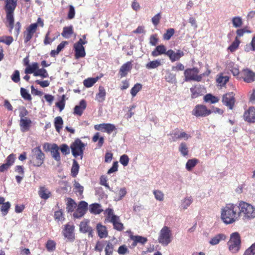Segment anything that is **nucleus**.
<instances>
[{
    "label": "nucleus",
    "instance_id": "nucleus-1",
    "mask_svg": "<svg viewBox=\"0 0 255 255\" xmlns=\"http://www.w3.org/2000/svg\"><path fill=\"white\" fill-rule=\"evenodd\" d=\"M238 206L234 204H227L221 209V218L226 224H231L239 219V213H237Z\"/></svg>",
    "mask_w": 255,
    "mask_h": 255
},
{
    "label": "nucleus",
    "instance_id": "nucleus-2",
    "mask_svg": "<svg viewBox=\"0 0 255 255\" xmlns=\"http://www.w3.org/2000/svg\"><path fill=\"white\" fill-rule=\"evenodd\" d=\"M4 9L6 12V19L8 23L6 25L9 27V31L11 33L14 27V11L16 7V1L14 0H5Z\"/></svg>",
    "mask_w": 255,
    "mask_h": 255
},
{
    "label": "nucleus",
    "instance_id": "nucleus-3",
    "mask_svg": "<svg viewBox=\"0 0 255 255\" xmlns=\"http://www.w3.org/2000/svg\"><path fill=\"white\" fill-rule=\"evenodd\" d=\"M238 208L240 210L239 215L243 214L244 220H250L255 218V207L252 205L241 201L238 202Z\"/></svg>",
    "mask_w": 255,
    "mask_h": 255
},
{
    "label": "nucleus",
    "instance_id": "nucleus-4",
    "mask_svg": "<svg viewBox=\"0 0 255 255\" xmlns=\"http://www.w3.org/2000/svg\"><path fill=\"white\" fill-rule=\"evenodd\" d=\"M173 237L171 229L164 226L160 231L157 241L163 246H168L172 241Z\"/></svg>",
    "mask_w": 255,
    "mask_h": 255
},
{
    "label": "nucleus",
    "instance_id": "nucleus-5",
    "mask_svg": "<svg viewBox=\"0 0 255 255\" xmlns=\"http://www.w3.org/2000/svg\"><path fill=\"white\" fill-rule=\"evenodd\" d=\"M228 245L229 251L232 253H237L239 251L241 247V238L238 232L231 234Z\"/></svg>",
    "mask_w": 255,
    "mask_h": 255
},
{
    "label": "nucleus",
    "instance_id": "nucleus-6",
    "mask_svg": "<svg viewBox=\"0 0 255 255\" xmlns=\"http://www.w3.org/2000/svg\"><path fill=\"white\" fill-rule=\"evenodd\" d=\"M85 144L79 138L76 139L70 145V148L73 156L77 158L80 156V159L83 158Z\"/></svg>",
    "mask_w": 255,
    "mask_h": 255
},
{
    "label": "nucleus",
    "instance_id": "nucleus-7",
    "mask_svg": "<svg viewBox=\"0 0 255 255\" xmlns=\"http://www.w3.org/2000/svg\"><path fill=\"white\" fill-rule=\"evenodd\" d=\"M199 72L198 69L196 67L187 69L184 71L185 81L188 82L191 80L197 82L201 81L203 77L205 76V73L198 75Z\"/></svg>",
    "mask_w": 255,
    "mask_h": 255
},
{
    "label": "nucleus",
    "instance_id": "nucleus-8",
    "mask_svg": "<svg viewBox=\"0 0 255 255\" xmlns=\"http://www.w3.org/2000/svg\"><path fill=\"white\" fill-rule=\"evenodd\" d=\"M32 152L33 153V157L35 158L33 165L37 167L41 166L44 160L45 155L40 149V146H37L32 149Z\"/></svg>",
    "mask_w": 255,
    "mask_h": 255
},
{
    "label": "nucleus",
    "instance_id": "nucleus-9",
    "mask_svg": "<svg viewBox=\"0 0 255 255\" xmlns=\"http://www.w3.org/2000/svg\"><path fill=\"white\" fill-rule=\"evenodd\" d=\"M212 113V111L208 110L206 106L203 105H197L192 112L193 115L199 117H205L209 116Z\"/></svg>",
    "mask_w": 255,
    "mask_h": 255
},
{
    "label": "nucleus",
    "instance_id": "nucleus-10",
    "mask_svg": "<svg viewBox=\"0 0 255 255\" xmlns=\"http://www.w3.org/2000/svg\"><path fill=\"white\" fill-rule=\"evenodd\" d=\"M43 148L45 150L47 149L50 150L51 156L57 162L60 161L61 157L59 152V148L56 144L53 143L51 145L48 143H45L43 145Z\"/></svg>",
    "mask_w": 255,
    "mask_h": 255
},
{
    "label": "nucleus",
    "instance_id": "nucleus-11",
    "mask_svg": "<svg viewBox=\"0 0 255 255\" xmlns=\"http://www.w3.org/2000/svg\"><path fill=\"white\" fill-rule=\"evenodd\" d=\"M37 28V23H34L28 26L23 32V38L25 43L29 42L33 37Z\"/></svg>",
    "mask_w": 255,
    "mask_h": 255
},
{
    "label": "nucleus",
    "instance_id": "nucleus-12",
    "mask_svg": "<svg viewBox=\"0 0 255 255\" xmlns=\"http://www.w3.org/2000/svg\"><path fill=\"white\" fill-rule=\"evenodd\" d=\"M170 135L171 136L172 140L173 141H176L177 140L180 139L187 140L192 137L190 134H188L185 131H181L178 128L173 130L171 132H170Z\"/></svg>",
    "mask_w": 255,
    "mask_h": 255
},
{
    "label": "nucleus",
    "instance_id": "nucleus-13",
    "mask_svg": "<svg viewBox=\"0 0 255 255\" xmlns=\"http://www.w3.org/2000/svg\"><path fill=\"white\" fill-rule=\"evenodd\" d=\"M74 229L75 226L73 224H67L64 226L62 233L69 242H73L75 240Z\"/></svg>",
    "mask_w": 255,
    "mask_h": 255
},
{
    "label": "nucleus",
    "instance_id": "nucleus-14",
    "mask_svg": "<svg viewBox=\"0 0 255 255\" xmlns=\"http://www.w3.org/2000/svg\"><path fill=\"white\" fill-rule=\"evenodd\" d=\"M222 102L224 105L232 110L235 103V94L233 92H230L224 95Z\"/></svg>",
    "mask_w": 255,
    "mask_h": 255
},
{
    "label": "nucleus",
    "instance_id": "nucleus-15",
    "mask_svg": "<svg viewBox=\"0 0 255 255\" xmlns=\"http://www.w3.org/2000/svg\"><path fill=\"white\" fill-rule=\"evenodd\" d=\"M241 75L244 81L247 83H251L255 80V73L249 69H243Z\"/></svg>",
    "mask_w": 255,
    "mask_h": 255
},
{
    "label": "nucleus",
    "instance_id": "nucleus-16",
    "mask_svg": "<svg viewBox=\"0 0 255 255\" xmlns=\"http://www.w3.org/2000/svg\"><path fill=\"white\" fill-rule=\"evenodd\" d=\"M166 55L169 58L172 62H174L179 60L184 55V52L180 50H177L176 52H175L170 49L166 52Z\"/></svg>",
    "mask_w": 255,
    "mask_h": 255
},
{
    "label": "nucleus",
    "instance_id": "nucleus-17",
    "mask_svg": "<svg viewBox=\"0 0 255 255\" xmlns=\"http://www.w3.org/2000/svg\"><path fill=\"white\" fill-rule=\"evenodd\" d=\"M244 119L248 123H255V108L254 107H250L248 110L245 112Z\"/></svg>",
    "mask_w": 255,
    "mask_h": 255
},
{
    "label": "nucleus",
    "instance_id": "nucleus-18",
    "mask_svg": "<svg viewBox=\"0 0 255 255\" xmlns=\"http://www.w3.org/2000/svg\"><path fill=\"white\" fill-rule=\"evenodd\" d=\"M131 61H128L124 64L120 68L119 74L121 77H124L127 76L128 73L130 71L132 68Z\"/></svg>",
    "mask_w": 255,
    "mask_h": 255
},
{
    "label": "nucleus",
    "instance_id": "nucleus-19",
    "mask_svg": "<svg viewBox=\"0 0 255 255\" xmlns=\"http://www.w3.org/2000/svg\"><path fill=\"white\" fill-rule=\"evenodd\" d=\"M226 239L227 236L225 234L220 233L211 238L209 243L211 245L215 246L219 244L222 241H225Z\"/></svg>",
    "mask_w": 255,
    "mask_h": 255
},
{
    "label": "nucleus",
    "instance_id": "nucleus-20",
    "mask_svg": "<svg viewBox=\"0 0 255 255\" xmlns=\"http://www.w3.org/2000/svg\"><path fill=\"white\" fill-rule=\"evenodd\" d=\"M106 91L104 87L100 86L98 93L96 94L95 100L99 103H103L106 99Z\"/></svg>",
    "mask_w": 255,
    "mask_h": 255
},
{
    "label": "nucleus",
    "instance_id": "nucleus-21",
    "mask_svg": "<svg viewBox=\"0 0 255 255\" xmlns=\"http://www.w3.org/2000/svg\"><path fill=\"white\" fill-rule=\"evenodd\" d=\"M39 197L43 200H47L52 195L51 192L45 186H40L38 190Z\"/></svg>",
    "mask_w": 255,
    "mask_h": 255
},
{
    "label": "nucleus",
    "instance_id": "nucleus-22",
    "mask_svg": "<svg viewBox=\"0 0 255 255\" xmlns=\"http://www.w3.org/2000/svg\"><path fill=\"white\" fill-rule=\"evenodd\" d=\"M110 222L113 223L115 229L121 231L124 229L123 224L120 222L119 217L116 215H113Z\"/></svg>",
    "mask_w": 255,
    "mask_h": 255
},
{
    "label": "nucleus",
    "instance_id": "nucleus-23",
    "mask_svg": "<svg viewBox=\"0 0 255 255\" xmlns=\"http://www.w3.org/2000/svg\"><path fill=\"white\" fill-rule=\"evenodd\" d=\"M86 108V103L85 100H82L80 102L79 105H76L74 109V114L81 116L83 111Z\"/></svg>",
    "mask_w": 255,
    "mask_h": 255
},
{
    "label": "nucleus",
    "instance_id": "nucleus-24",
    "mask_svg": "<svg viewBox=\"0 0 255 255\" xmlns=\"http://www.w3.org/2000/svg\"><path fill=\"white\" fill-rule=\"evenodd\" d=\"M74 49L75 51V57L76 59L84 57L86 55V52L84 47L83 45H74Z\"/></svg>",
    "mask_w": 255,
    "mask_h": 255
},
{
    "label": "nucleus",
    "instance_id": "nucleus-25",
    "mask_svg": "<svg viewBox=\"0 0 255 255\" xmlns=\"http://www.w3.org/2000/svg\"><path fill=\"white\" fill-rule=\"evenodd\" d=\"M97 230L98 236L101 239L106 238L108 235L106 227L100 223L97 225Z\"/></svg>",
    "mask_w": 255,
    "mask_h": 255
},
{
    "label": "nucleus",
    "instance_id": "nucleus-26",
    "mask_svg": "<svg viewBox=\"0 0 255 255\" xmlns=\"http://www.w3.org/2000/svg\"><path fill=\"white\" fill-rule=\"evenodd\" d=\"M31 124V121L25 118L24 119H20L19 125L20 127L21 130L24 132L29 130Z\"/></svg>",
    "mask_w": 255,
    "mask_h": 255
},
{
    "label": "nucleus",
    "instance_id": "nucleus-27",
    "mask_svg": "<svg viewBox=\"0 0 255 255\" xmlns=\"http://www.w3.org/2000/svg\"><path fill=\"white\" fill-rule=\"evenodd\" d=\"M130 238L131 240L133 241L132 245L133 247L135 246L137 243H140L141 245H144L147 241V239L146 238L140 236L131 235L130 236Z\"/></svg>",
    "mask_w": 255,
    "mask_h": 255
},
{
    "label": "nucleus",
    "instance_id": "nucleus-28",
    "mask_svg": "<svg viewBox=\"0 0 255 255\" xmlns=\"http://www.w3.org/2000/svg\"><path fill=\"white\" fill-rule=\"evenodd\" d=\"M89 210L91 213L95 215L100 214L103 211L101 205L98 203L90 205Z\"/></svg>",
    "mask_w": 255,
    "mask_h": 255
},
{
    "label": "nucleus",
    "instance_id": "nucleus-29",
    "mask_svg": "<svg viewBox=\"0 0 255 255\" xmlns=\"http://www.w3.org/2000/svg\"><path fill=\"white\" fill-rule=\"evenodd\" d=\"M166 47L163 45H158L151 52V55L153 57H157L161 54H165L166 53Z\"/></svg>",
    "mask_w": 255,
    "mask_h": 255
},
{
    "label": "nucleus",
    "instance_id": "nucleus-30",
    "mask_svg": "<svg viewBox=\"0 0 255 255\" xmlns=\"http://www.w3.org/2000/svg\"><path fill=\"white\" fill-rule=\"evenodd\" d=\"M193 198L191 196H186L181 201V207L185 210L187 209L192 203Z\"/></svg>",
    "mask_w": 255,
    "mask_h": 255
},
{
    "label": "nucleus",
    "instance_id": "nucleus-31",
    "mask_svg": "<svg viewBox=\"0 0 255 255\" xmlns=\"http://www.w3.org/2000/svg\"><path fill=\"white\" fill-rule=\"evenodd\" d=\"M202 88L201 86H194L190 89L192 99H195L202 95Z\"/></svg>",
    "mask_w": 255,
    "mask_h": 255
},
{
    "label": "nucleus",
    "instance_id": "nucleus-32",
    "mask_svg": "<svg viewBox=\"0 0 255 255\" xmlns=\"http://www.w3.org/2000/svg\"><path fill=\"white\" fill-rule=\"evenodd\" d=\"M178 150L183 156H188L189 154V148L186 142H182L180 143L178 147Z\"/></svg>",
    "mask_w": 255,
    "mask_h": 255
},
{
    "label": "nucleus",
    "instance_id": "nucleus-33",
    "mask_svg": "<svg viewBox=\"0 0 255 255\" xmlns=\"http://www.w3.org/2000/svg\"><path fill=\"white\" fill-rule=\"evenodd\" d=\"M73 33V26H65L63 27L61 35L65 38H69Z\"/></svg>",
    "mask_w": 255,
    "mask_h": 255
},
{
    "label": "nucleus",
    "instance_id": "nucleus-34",
    "mask_svg": "<svg viewBox=\"0 0 255 255\" xmlns=\"http://www.w3.org/2000/svg\"><path fill=\"white\" fill-rule=\"evenodd\" d=\"M89 220L84 219L82 221L79 225L80 231L83 233H87V231L89 230L91 227L88 225Z\"/></svg>",
    "mask_w": 255,
    "mask_h": 255
},
{
    "label": "nucleus",
    "instance_id": "nucleus-35",
    "mask_svg": "<svg viewBox=\"0 0 255 255\" xmlns=\"http://www.w3.org/2000/svg\"><path fill=\"white\" fill-rule=\"evenodd\" d=\"M98 77L95 78H88L83 81V84L86 88H90L93 86L98 80Z\"/></svg>",
    "mask_w": 255,
    "mask_h": 255
},
{
    "label": "nucleus",
    "instance_id": "nucleus-36",
    "mask_svg": "<svg viewBox=\"0 0 255 255\" xmlns=\"http://www.w3.org/2000/svg\"><path fill=\"white\" fill-rule=\"evenodd\" d=\"M161 60L156 59L147 63L145 67L148 69H152L157 68L161 65Z\"/></svg>",
    "mask_w": 255,
    "mask_h": 255
},
{
    "label": "nucleus",
    "instance_id": "nucleus-37",
    "mask_svg": "<svg viewBox=\"0 0 255 255\" xmlns=\"http://www.w3.org/2000/svg\"><path fill=\"white\" fill-rule=\"evenodd\" d=\"M79 170V165L75 159L73 160V164L71 169V175L75 177L78 174Z\"/></svg>",
    "mask_w": 255,
    "mask_h": 255
},
{
    "label": "nucleus",
    "instance_id": "nucleus-38",
    "mask_svg": "<svg viewBox=\"0 0 255 255\" xmlns=\"http://www.w3.org/2000/svg\"><path fill=\"white\" fill-rule=\"evenodd\" d=\"M63 124V121L62 118L60 116L57 117L54 119V126L57 132H59L62 128Z\"/></svg>",
    "mask_w": 255,
    "mask_h": 255
},
{
    "label": "nucleus",
    "instance_id": "nucleus-39",
    "mask_svg": "<svg viewBox=\"0 0 255 255\" xmlns=\"http://www.w3.org/2000/svg\"><path fill=\"white\" fill-rule=\"evenodd\" d=\"M38 68V63L36 62L33 63L31 65H29L25 69V73L26 74H32L37 70Z\"/></svg>",
    "mask_w": 255,
    "mask_h": 255
},
{
    "label": "nucleus",
    "instance_id": "nucleus-40",
    "mask_svg": "<svg viewBox=\"0 0 255 255\" xmlns=\"http://www.w3.org/2000/svg\"><path fill=\"white\" fill-rule=\"evenodd\" d=\"M198 162V160L196 158L189 159L186 164V169L190 171H191L193 167H194Z\"/></svg>",
    "mask_w": 255,
    "mask_h": 255
},
{
    "label": "nucleus",
    "instance_id": "nucleus-41",
    "mask_svg": "<svg viewBox=\"0 0 255 255\" xmlns=\"http://www.w3.org/2000/svg\"><path fill=\"white\" fill-rule=\"evenodd\" d=\"M106 246L105 247V255H113L114 245L109 241H105Z\"/></svg>",
    "mask_w": 255,
    "mask_h": 255
},
{
    "label": "nucleus",
    "instance_id": "nucleus-42",
    "mask_svg": "<svg viewBox=\"0 0 255 255\" xmlns=\"http://www.w3.org/2000/svg\"><path fill=\"white\" fill-rule=\"evenodd\" d=\"M204 100L206 102H210L212 104H215L219 101V99L211 94H208L204 96Z\"/></svg>",
    "mask_w": 255,
    "mask_h": 255
},
{
    "label": "nucleus",
    "instance_id": "nucleus-43",
    "mask_svg": "<svg viewBox=\"0 0 255 255\" xmlns=\"http://www.w3.org/2000/svg\"><path fill=\"white\" fill-rule=\"evenodd\" d=\"M34 76H40L42 78H48L49 77L47 70L44 68L37 69V70L34 72Z\"/></svg>",
    "mask_w": 255,
    "mask_h": 255
},
{
    "label": "nucleus",
    "instance_id": "nucleus-44",
    "mask_svg": "<svg viewBox=\"0 0 255 255\" xmlns=\"http://www.w3.org/2000/svg\"><path fill=\"white\" fill-rule=\"evenodd\" d=\"M165 79L169 83H174L176 82L175 74L168 71L166 72Z\"/></svg>",
    "mask_w": 255,
    "mask_h": 255
},
{
    "label": "nucleus",
    "instance_id": "nucleus-45",
    "mask_svg": "<svg viewBox=\"0 0 255 255\" xmlns=\"http://www.w3.org/2000/svg\"><path fill=\"white\" fill-rule=\"evenodd\" d=\"M240 43V41L238 38L236 37L234 41L232 43V44L228 48V50H229L231 52H235L239 47V44Z\"/></svg>",
    "mask_w": 255,
    "mask_h": 255
},
{
    "label": "nucleus",
    "instance_id": "nucleus-46",
    "mask_svg": "<svg viewBox=\"0 0 255 255\" xmlns=\"http://www.w3.org/2000/svg\"><path fill=\"white\" fill-rule=\"evenodd\" d=\"M76 203L74 200L71 198H68L67 203V210L68 212H72L74 211L76 206Z\"/></svg>",
    "mask_w": 255,
    "mask_h": 255
},
{
    "label": "nucleus",
    "instance_id": "nucleus-47",
    "mask_svg": "<svg viewBox=\"0 0 255 255\" xmlns=\"http://www.w3.org/2000/svg\"><path fill=\"white\" fill-rule=\"evenodd\" d=\"M142 85L140 83H136L130 90V94L133 97H135L137 93L141 89Z\"/></svg>",
    "mask_w": 255,
    "mask_h": 255
},
{
    "label": "nucleus",
    "instance_id": "nucleus-48",
    "mask_svg": "<svg viewBox=\"0 0 255 255\" xmlns=\"http://www.w3.org/2000/svg\"><path fill=\"white\" fill-rule=\"evenodd\" d=\"M46 248L48 252H52L56 249V243L55 242L51 240L47 241L46 244Z\"/></svg>",
    "mask_w": 255,
    "mask_h": 255
},
{
    "label": "nucleus",
    "instance_id": "nucleus-49",
    "mask_svg": "<svg viewBox=\"0 0 255 255\" xmlns=\"http://www.w3.org/2000/svg\"><path fill=\"white\" fill-rule=\"evenodd\" d=\"M233 25L235 27H240L243 24L242 18L239 16H236L232 19Z\"/></svg>",
    "mask_w": 255,
    "mask_h": 255
},
{
    "label": "nucleus",
    "instance_id": "nucleus-50",
    "mask_svg": "<svg viewBox=\"0 0 255 255\" xmlns=\"http://www.w3.org/2000/svg\"><path fill=\"white\" fill-rule=\"evenodd\" d=\"M13 39L11 36H2L0 37V42L5 43L7 45H9L13 42Z\"/></svg>",
    "mask_w": 255,
    "mask_h": 255
},
{
    "label": "nucleus",
    "instance_id": "nucleus-51",
    "mask_svg": "<svg viewBox=\"0 0 255 255\" xmlns=\"http://www.w3.org/2000/svg\"><path fill=\"white\" fill-rule=\"evenodd\" d=\"M10 207V204L9 202H5L2 204L0 210L4 216L7 214Z\"/></svg>",
    "mask_w": 255,
    "mask_h": 255
},
{
    "label": "nucleus",
    "instance_id": "nucleus-52",
    "mask_svg": "<svg viewBox=\"0 0 255 255\" xmlns=\"http://www.w3.org/2000/svg\"><path fill=\"white\" fill-rule=\"evenodd\" d=\"M20 94L22 97L26 100L30 101L31 100V95L28 93L27 90L24 88H20Z\"/></svg>",
    "mask_w": 255,
    "mask_h": 255
},
{
    "label": "nucleus",
    "instance_id": "nucleus-53",
    "mask_svg": "<svg viewBox=\"0 0 255 255\" xmlns=\"http://www.w3.org/2000/svg\"><path fill=\"white\" fill-rule=\"evenodd\" d=\"M74 189H75V192H78L80 195H81L83 194L84 191V187L82 185H81L78 182L75 180L74 181Z\"/></svg>",
    "mask_w": 255,
    "mask_h": 255
},
{
    "label": "nucleus",
    "instance_id": "nucleus-54",
    "mask_svg": "<svg viewBox=\"0 0 255 255\" xmlns=\"http://www.w3.org/2000/svg\"><path fill=\"white\" fill-rule=\"evenodd\" d=\"M153 194L155 199L159 201H162L164 199V194L160 190H155L153 191Z\"/></svg>",
    "mask_w": 255,
    "mask_h": 255
},
{
    "label": "nucleus",
    "instance_id": "nucleus-55",
    "mask_svg": "<svg viewBox=\"0 0 255 255\" xmlns=\"http://www.w3.org/2000/svg\"><path fill=\"white\" fill-rule=\"evenodd\" d=\"M116 129L115 126L112 124H106L104 132H107L109 134L111 133Z\"/></svg>",
    "mask_w": 255,
    "mask_h": 255
},
{
    "label": "nucleus",
    "instance_id": "nucleus-56",
    "mask_svg": "<svg viewBox=\"0 0 255 255\" xmlns=\"http://www.w3.org/2000/svg\"><path fill=\"white\" fill-rule=\"evenodd\" d=\"M54 219L57 221H62L64 220L63 212L61 210L56 211L54 213Z\"/></svg>",
    "mask_w": 255,
    "mask_h": 255
},
{
    "label": "nucleus",
    "instance_id": "nucleus-57",
    "mask_svg": "<svg viewBox=\"0 0 255 255\" xmlns=\"http://www.w3.org/2000/svg\"><path fill=\"white\" fill-rule=\"evenodd\" d=\"M100 184L102 186H105L108 189L112 191L108 184L107 183V177L105 175H102L100 177Z\"/></svg>",
    "mask_w": 255,
    "mask_h": 255
},
{
    "label": "nucleus",
    "instance_id": "nucleus-58",
    "mask_svg": "<svg viewBox=\"0 0 255 255\" xmlns=\"http://www.w3.org/2000/svg\"><path fill=\"white\" fill-rule=\"evenodd\" d=\"M175 30L173 28L168 29L165 33L163 35V38L165 40H168L173 35Z\"/></svg>",
    "mask_w": 255,
    "mask_h": 255
},
{
    "label": "nucleus",
    "instance_id": "nucleus-59",
    "mask_svg": "<svg viewBox=\"0 0 255 255\" xmlns=\"http://www.w3.org/2000/svg\"><path fill=\"white\" fill-rule=\"evenodd\" d=\"M11 79L14 83H18L20 81V74L18 70H16L11 76Z\"/></svg>",
    "mask_w": 255,
    "mask_h": 255
},
{
    "label": "nucleus",
    "instance_id": "nucleus-60",
    "mask_svg": "<svg viewBox=\"0 0 255 255\" xmlns=\"http://www.w3.org/2000/svg\"><path fill=\"white\" fill-rule=\"evenodd\" d=\"M86 213L84 211L77 208L73 214V217L75 218L79 219L83 217Z\"/></svg>",
    "mask_w": 255,
    "mask_h": 255
},
{
    "label": "nucleus",
    "instance_id": "nucleus-61",
    "mask_svg": "<svg viewBox=\"0 0 255 255\" xmlns=\"http://www.w3.org/2000/svg\"><path fill=\"white\" fill-rule=\"evenodd\" d=\"M120 162L123 166H127L129 162V158L128 156L126 154H124L122 155L120 157Z\"/></svg>",
    "mask_w": 255,
    "mask_h": 255
},
{
    "label": "nucleus",
    "instance_id": "nucleus-62",
    "mask_svg": "<svg viewBox=\"0 0 255 255\" xmlns=\"http://www.w3.org/2000/svg\"><path fill=\"white\" fill-rule=\"evenodd\" d=\"M88 203L86 201H81L79 202L77 208L86 212L88 210Z\"/></svg>",
    "mask_w": 255,
    "mask_h": 255
},
{
    "label": "nucleus",
    "instance_id": "nucleus-63",
    "mask_svg": "<svg viewBox=\"0 0 255 255\" xmlns=\"http://www.w3.org/2000/svg\"><path fill=\"white\" fill-rule=\"evenodd\" d=\"M251 46L247 45L245 47V51L249 52L250 50L255 51V36L253 37L251 42Z\"/></svg>",
    "mask_w": 255,
    "mask_h": 255
},
{
    "label": "nucleus",
    "instance_id": "nucleus-64",
    "mask_svg": "<svg viewBox=\"0 0 255 255\" xmlns=\"http://www.w3.org/2000/svg\"><path fill=\"white\" fill-rule=\"evenodd\" d=\"M14 160V155L13 154H10L7 157L5 163L8 164L10 167L13 164Z\"/></svg>",
    "mask_w": 255,
    "mask_h": 255
}]
</instances>
